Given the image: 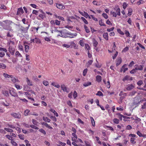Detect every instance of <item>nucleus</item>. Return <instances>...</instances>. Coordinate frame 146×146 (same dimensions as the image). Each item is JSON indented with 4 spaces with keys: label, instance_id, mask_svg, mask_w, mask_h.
<instances>
[{
    "label": "nucleus",
    "instance_id": "f257e3e1",
    "mask_svg": "<svg viewBox=\"0 0 146 146\" xmlns=\"http://www.w3.org/2000/svg\"><path fill=\"white\" fill-rule=\"evenodd\" d=\"M11 115L17 119H20L21 117V114L19 113L13 112L11 113Z\"/></svg>",
    "mask_w": 146,
    "mask_h": 146
},
{
    "label": "nucleus",
    "instance_id": "f03ea898",
    "mask_svg": "<svg viewBox=\"0 0 146 146\" xmlns=\"http://www.w3.org/2000/svg\"><path fill=\"white\" fill-rule=\"evenodd\" d=\"M8 50L12 55H13L15 51V49L11 46H10L8 48Z\"/></svg>",
    "mask_w": 146,
    "mask_h": 146
},
{
    "label": "nucleus",
    "instance_id": "7ed1b4c3",
    "mask_svg": "<svg viewBox=\"0 0 146 146\" xmlns=\"http://www.w3.org/2000/svg\"><path fill=\"white\" fill-rule=\"evenodd\" d=\"M24 13V11L22 8H20L18 9L17 15H21Z\"/></svg>",
    "mask_w": 146,
    "mask_h": 146
},
{
    "label": "nucleus",
    "instance_id": "20e7f679",
    "mask_svg": "<svg viewBox=\"0 0 146 146\" xmlns=\"http://www.w3.org/2000/svg\"><path fill=\"white\" fill-rule=\"evenodd\" d=\"M10 78H11V80L13 83L19 82H20L19 80L16 79V78L12 75Z\"/></svg>",
    "mask_w": 146,
    "mask_h": 146
},
{
    "label": "nucleus",
    "instance_id": "39448f33",
    "mask_svg": "<svg viewBox=\"0 0 146 146\" xmlns=\"http://www.w3.org/2000/svg\"><path fill=\"white\" fill-rule=\"evenodd\" d=\"M51 85L58 88L60 87V85L58 83L54 82H52Z\"/></svg>",
    "mask_w": 146,
    "mask_h": 146
},
{
    "label": "nucleus",
    "instance_id": "423d86ee",
    "mask_svg": "<svg viewBox=\"0 0 146 146\" xmlns=\"http://www.w3.org/2000/svg\"><path fill=\"white\" fill-rule=\"evenodd\" d=\"M132 80V78L127 75L123 79V81L126 80Z\"/></svg>",
    "mask_w": 146,
    "mask_h": 146
},
{
    "label": "nucleus",
    "instance_id": "0eeeda50",
    "mask_svg": "<svg viewBox=\"0 0 146 146\" xmlns=\"http://www.w3.org/2000/svg\"><path fill=\"white\" fill-rule=\"evenodd\" d=\"M135 69L137 70H142L143 69V66L141 65H135Z\"/></svg>",
    "mask_w": 146,
    "mask_h": 146
},
{
    "label": "nucleus",
    "instance_id": "6e6552de",
    "mask_svg": "<svg viewBox=\"0 0 146 146\" xmlns=\"http://www.w3.org/2000/svg\"><path fill=\"white\" fill-rule=\"evenodd\" d=\"M76 133H72V135L73 137H72V140L73 141L76 142V141L77 139V137L76 134Z\"/></svg>",
    "mask_w": 146,
    "mask_h": 146
},
{
    "label": "nucleus",
    "instance_id": "1a4fd4ad",
    "mask_svg": "<svg viewBox=\"0 0 146 146\" xmlns=\"http://www.w3.org/2000/svg\"><path fill=\"white\" fill-rule=\"evenodd\" d=\"M134 88V86L132 84L129 85L126 88L127 90H131Z\"/></svg>",
    "mask_w": 146,
    "mask_h": 146
},
{
    "label": "nucleus",
    "instance_id": "9d476101",
    "mask_svg": "<svg viewBox=\"0 0 146 146\" xmlns=\"http://www.w3.org/2000/svg\"><path fill=\"white\" fill-rule=\"evenodd\" d=\"M56 6L57 8L61 9H64L65 8V7L62 5L60 4H56Z\"/></svg>",
    "mask_w": 146,
    "mask_h": 146
},
{
    "label": "nucleus",
    "instance_id": "9b49d317",
    "mask_svg": "<svg viewBox=\"0 0 146 146\" xmlns=\"http://www.w3.org/2000/svg\"><path fill=\"white\" fill-rule=\"evenodd\" d=\"M54 32L55 33H60V34H59V35H58V36H61L63 37H65V36H64V35H63V33H62V31H59L57 29H55L54 31Z\"/></svg>",
    "mask_w": 146,
    "mask_h": 146
},
{
    "label": "nucleus",
    "instance_id": "f8f14e48",
    "mask_svg": "<svg viewBox=\"0 0 146 146\" xmlns=\"http://www.w3.org/2000/svg\"><path fill=\"white\" fill-rule=\"evenodd\" d=\"M41 124L43 125H45L46 127H48V128L49 129H53V128L52 127L50 126L47 123H46L43 122L41 123Z\"/></svg>",
    "mask_w": 146,
    "mask_h": 146
},
{
    "label": "nucleus",
    "instance_id": "ddd939ff",
    "mask_svg": "<svg viewBox=\"0 0 146 146\" xmlns=\"http://www.w3.org/2000/svg\"><path fill=\"white\" fill-rule=\"evenodd\" d=\"M50 111L54 113V115H55L56 117H58V113L53 109H50Z\"/></svg>",
    "mask_w": 146,
    "mask_h": 146
},
{
    "label": "nucleus",
    "instance_id": "4468645a",
    "mask_svg": "<svg viewBox=\"0 0 146 146\" xmlns=\"http://www.w3.org/2000/svg\"><path fill=\"white\" fill-rule=\"evenodd\" d=\"M40 40L39 38L37 37H35L34 38V43L39 44L40 43Z\"/></svg>",
    "mask_w": 146,
    "mask_h": 146
},
{
    "label": "nucleus",
    "instance_id": "2eb2a0df",
    "mask_svg": "<svg viewBox=\"0 0 146 146\" xmlns=\"http://www.w3.org/2000/svg\"><path fill=\"white\" fill-rule=\"evenodd\" d=\"M90 118L91 120V123L92 124V125L93 126H95V123L94 118L92 117H90Z\"/></svg>",
    "mask_w": 146,
    "mask_h": 146
},
{
    "label": "nucleus",
    "instance_id": "dca6fc26",
    "mask_svg": "<svg viewBox=\"0 0 146 146\" xmlns=\"http://www.w3.org/2000/svg\"><path fill=\"white\" fill-rule=\"evenodd\" d=\"M61 89L63 91H66L67 89L66 86L64 84L61 85Z\"/></svg>",
    "mask_w": 146,
    "mask_h": 146
},
{
    "label": "nucleus",
    "instance_id": "f3484780",
    "mask_svg": "<svg viewBox=\"0 0 146 146\" xmlns=\"http://www.w3.org/2000/svg\"><path fill=\"white\" fill-rule=\"evenodd\" d=\"M43 120L46 122L49 123L50 121V120L47 117H43L42 118Z\"/></svg>",
    "mask_w": 146,
    "mask_h": 146
},
{
    "label": "nucleus",
    "instance_id": "a211bd4d",
    "mask_svg": "<svg viewBox=\"0 0 146 146\" xmlns=\"http://www.w3.org/2000/svg\"><path fill=\"white\" fill-rule=\"evenodd\" d=\"M122 68L123 69V72L124 73L125 72V71L127 70L128 69V68L127 67V65L125 64L122 67Z\"/></svg>",
    "mask_w": 146,
    "mask_h": 146
},
{
    "label": "nucleus",
    "instance_id": "6ab92c4d",
    "mask_svg": "<svg viewBox=\"0 0 146 146\" xmlns=\"http://www.w3.org/2000/svg\"><path fill=\"white\" fill-rule=\"evenodd\" d=\"M96 80L98 82H100L102 80V77L100 75H98L96 76Z\"/></svg>",
    "mask_w": 146,
    "mask_h": 146
},
{
    "label": "nucleus",
    "instance_id": "aec40b11",
    "mask_svg": "<svg viewBox=\"0 0 146 146\" xmlns=\"http://www.w3.org/2000/svg\"><path fill=\"white\" fill-rule=\"evenodd\" d=\"M15 55L17 57H22V55L18 51L15 52Z\"/></svg>",
    "mask_w": 146,
    "mask_h": 146
},
{
    "label": "nucleus",
    "instance_id": "412c9836",
    "mask_svg": "<svg viewBox=\"0 0 146 146\" xmlns=\"http://www.w3.org/2000/svg\"><path fill=\"white\" fill-rule=\"evenodd\" d=\"M27 79V83L28 85L29 86H32L33 84L32 82L31 81H30L28 78H26Z\"/></svg>",
    "mask_w": 146,
    "mask_h": 146
},
{
    "label": "nucleus",
    "instance_id": "4be33fe9",
    "mask_svg": "<svg viewBox=\"0 0 146 146\" xmlns=\"http://www.w3.org/2000/svg\"><path fill=\"white\" fill-rule=\"evenodd\" d=\"M85 47L86 50H88V51H89L90 50V46L88 44H85Z\"/></svg>",
    "mask_w": 146,
    "mask_h": 146
},
{
    "label": "nucleus",
    "instance_id": "5701e85b",
    "mask_svg": "<svg viewBox=\"0 0 146 146\" xmlns=\"http://www.w3.org/2000/svg\"><path fill=\"white\" fill-rule=\"evenodd\" d=\"M93 42L94 46H95V47H96L98 44V42L95 39H93Z\"/></svg>",
    "mask_w": 146,
    "mask_h": 146
},
{
    "label": "nucleus",
    "instance_id": "b1692460",
    "mask_svg": "<svg viewBox=\"0 0 146 146\" xmlns=\"http://www.w3.org/2000/svg\"><path fill=\"white\" fill-rule=\"evenodd\" d=\"M3 76L5 78H10L12 76V75H9L5 73H4L3 74Z\"/></svg>",
    "mask_w": 146,
    "mask_h": 146
},
{
    "label": "nucleus",
    "instance_id": "393cba45",
    "mask_svg": "<svg viewBox=\"0 0 146 146\" xmlns=\"http://www.w3.org/2000/svg\"><path fill=\"white\" fill-rule=\"evenodd\" d=\"M103 36L104 38L106 40H108V35L107 33H105L103 35Z\"/></svg>",
    "mask_w": 146,
    "mask_h": 146
},
{
    "label": "nucleus",
    "instance_id": "a878e982",
    "mask_svg": "<svg viewBox=\"0 0 146 146\" xmlns=\"http://www.w3.org/2000/svg\"><path fill=\"white\" fill-rule=\"evenodd\" d=\"M99 24L101 26H106L105 24H104V23L103 22L102 20L101 19L99 21Z\"/></svg>",
    "mask_w": 146,
    "mask_h": 146
},
{
    "label": "nucleus",
    "instance_id": "bb28decb",
    "mask_svg": "<svg viewBox=\"0 0 146 146\" xmlns=\"http://www.w3.org/2000/svg\"><path fill=\"white\" fill-rule=\"evenodd\" d=\"M132 9L131 8H129L128 9V13L127 15L128 16H130L132 15Z\"/></svg>",
    "mask_w": 146,
    "mask_h": 146
},
{
    "label": "nucleus",
    "instance_id": "cd10ccee",
    "mask_svg": "<svg viewBox=\"0 0 146 146\" xmlns=\"http://www.w3.org/2000/svg\"><path fill=\"white\" fill-rule=\"evenodd\" d=\"M25 51L26 52H27L29 51V46L27 45H25Z\"/></svg>",
    "mask_w": 146,
    "mask_h": 146
},
{
    "label": "nucleus",
    "instance_id": "c85d7f7f",
    "mask_svg": "<svg viewBox=\"0 0 146 146\" xmlns=\"http://www.w3.org/2000/svg\"><path fill=\"white\" fill-rule=\"evenodd\" d=\"M10 94L12 96L14 97H16L17 96V94L15 93V92H9Z\"/></svg>",
    "mask_w": 146,
    "mask_h": 146
},
{
    "label": "nucleus",
    "instance_id": "c756f323",
    "mask_svg": "<svg viewBox=\"0 0 146 146\" xmlns=\"http://www.w3.org/2000/svg\"><path fill=\"white\" fill-rule=\"evenodd\" d=\"M69 34L71 35V36L70 37V38H73L74 37L76 36L77 35L76 33H74V34L70 33H69Z\"/></svg>",
    "mask_w": 146,
    "mask_h": 146
},
{
    "label": "nucleus",
    "instance_id": "7c9ffc66",
    "mask_svg": "<svg viewBox=\"0 0 146 146\" xmlns=\"http://www.w3.org/2000/svg\"><path fill=\"white\" fill-rule=\"evenodd\" d=\"M4 129L6 131L9 132H13V131L12 129L9 128H4Z\"/></svg>",
    "mask_w": 146,
    "mask_h": 146
},
{
    "label": "nucleus",
    "instance_id": "2f4dec72",
    "mask_svg": "<svg viewBox=\"0 0 146 146\" xmlns=\"http://www.w3.org/2000/svg\"><path fill=\"white\" fill-rule=\"evenodd\" d=\"M113 122L115 124H118L119 123V120L117 118H114L113 120Z\"/></svg>",
    "mask_w": 146,
    "mask_h": 146
},
{
    "label": "nucleus",
    "instance_id": "473e14b6",
    "mask_svg": "<svg viewBox=\"0 0 146 146\" xmlns=\"http://www.w3.org/2000/svg\"><path fill=\"white\" fill-rule=\"evenodd\" d=\"M70 45V46H72L74 48H76V45L75 43L73 42H69Z\"/></svg>",
    "mask_w": 146,
    "mask_h": 146
},
{
    "label": "nucleus",
    "instance_id": "72a5a7b5",
    "mask_svg": "<svg viewBox=\"0 0 146 146\" xmlns=\"http://www.w3.org/2000/svg\"><path fill=\"white\" fill-rule=\"evenodd\" d=\"M103 81L104 82L105 84H106L107 88H110V82L109 81H108L106 82L104 80H103Z\"/></svg>",
    "mask_w": 146,
    "mask_h": 146
},
{
    "label": "nucleus",
    "instance_id": "f704fd0d",
    "mask_svg": "<svg viewBox=\"0 0 146 146\" xmlns=\"http://www.w3.org/2000/svg\"><path fill=\"white\" fill-rule=\"evenodd\" d=\"M85 142L86 146H91V141H85Z\"/></svg>",
    "mask_w": 146,
    "mask_h": 146
},
{
    "label": "nucleus",
    "instance_id": "c9c22d12",
    "mask_svg": "<svg viewBox=\"0 0 146 146\" xmlns=\"http://www.w3.org/2000/svg\"><path fill=\"white\" fill-rule=\"evenodd\" d=\"M122 60L121 59V58H120L117 60V63L116 64V66H118L119 65L121 62Z\"/></svg>",
    "mask_w": 146,
    "mask_h": 146
},
{
    "label": "nucleus",
    "instance_id": "e433bc0d",
    "mask_svg": "<svg viewBox=\"0 0 146 146\" xmlns=\"http://www.w3.org/2000/svg\"><path fill=\"white\" fill-rule=\"evenodd\" d=\"M95 138H96V140L97 142L100 145H102V142L101 141L99 140V138L98 137H96Z\"/></svg>",
    "mask_w": 146,
    "mask_h": 146
},
{
    "label": "nucleus",
    "instance_id": "4c0bfd02",
    "mask_svg": "<svg viewBox=\"0 0 146 146\" xmlns=\"http://www.w3.org/2000/svg\"><path fill=\"white\" fill-rule=\"evenodd\" d=\"M129 47H126L125 48H124L122 51V52H126L128 51L129 50Z\"/></svg>",
    "mask_w": 146,
    "mask_h": 146
},
{
    "label": "nucleus",
    "instance_id": "58836bf2",
    "mask_svg": "<svg viewBox=\"0 0 146 146\" xmlns=\"http://www.w3.org/2000/svg\"><path fill=\"white\" fill-rule=\"evenodd\" d=\"M84 39H82V40H80V44L81 46H84Z\"/></svg>",
    "mask_w": 146,
    "mask_h": 146
},
{
    "label": "nucleus",
    "instance_id": "ea45409f",
    "mask_svg": "<svg viewBox=\"0 0 146 146\" xmlns=\"http://www.w3.org/2000/svg\"><path fill=\"white\" fill-rule=\"evenodd\" d=\"M81 19L82 20V21L84 22V23H85V24H88V21L84 17H82Z\"/></svg>",
    "mask_w": 146,
    "mask_h": 146
},
{
    "label": "nucleus",
    "instance_id": "a19ab883",
    "mask_svg": "<svg viewBox=\"0 0 146 146\" xmlns=\"http://www.w3.org/2000/svg\"><path fill=\"white\" fill-rule=\"evenodd\" d=\"M125 34L127 37H130V34L129 32L127 31H125L124 32Z\"/></svg>",
    "mask_w": 146,
    "mask_h": 146
},
{
    "label": "nucleus",
    "instance_id": "79ce46f5",
    "mask_svg": "<svg viewBox=\"0 0 146 146\" xmlns=\"http://www.w3.org/2000/svg\"><path fill=\"white\" fill-rule=\"evenodd\" d=\"M25 56H26V60L27 61H29L30 60V56L29 55L26 54H25Z\"/></svg>",
    "mask_w": 146,
    "mask_h": 146
},
{
    "label": "nucleus",
    "instance_id": "37998d69",
    "mask_svg": "<svg viewBox=\"0 0 146 146\" xmlns=\"http://www.w3.org/2000/svg\"><path fill=\"white\" fill-rule=\"evenodd\" d=\"M29 26L28 27H26L25 28H23L21 29V30L22 31L25 32H27V30H28L29 27Z\"/></svg>",
    "mask_w": 146,
    "mask_h": 146
},
{
    "label": "nucleus",
    "instance_id": "c03bdc74",
    "mask_svg": "<svg viewBox=\"0 0 146 146\" xmlns=\"http://www.w3.org/2000/svg\"><path fill=\"white\" fill-rule=\"evenodd\" d=\"M43 84L45 86H47L49 85L48 82L46 80H44L43 82Z\"/></svg>",
    "mask_w": 146,
    "mask_h": 146
},
{
    "label": "nucleus",
    "instance_id": "a18cd8bd",
    "mask_svg": "<svg viewBox=\"0 0 146 146\" xmlns=\"http://www.w3.org/2000/svg\"><path fill=\"white\" fill-rule=\"evenodd\" d=\"M116 12L117 13V14L119 16L120 15V9L119 8H118L116 10Z\"/></svg>",
    "mask_w": 146,
    "mask_h": 146
},
{
    "label": "nucleus",
    "instance_id": "49530a36",
    "mask_svg": "<svg viewBox=\"0 0 146 146\" xmlns=\"http://www.w3.org/2000/svg\"><path fill=\"white\" fill-rule=\"evenodd\" d=\"M135 140V139L133 138H131L130 139L131 143L132 144H135L136 142Z\"/></svg>",
    "mask_w": 146,
    "mask_h": 146
},
{
    "label": "nucleus",
    "instance_id": "de8ad7c7",
    "mask_svg": "<svg viewBox=\"0 0 146 146\" xmlns=\"http://www.w3.org/2000/svg\"><path fill=\"white\" fill-rule=\"evenodd\" d=\"M117 31L118 33H119L121 35H124L123 32L121 31L120 29H117Z\"/></svg>",
    "mask_w": 146,
    "mask_h": 146
},
{
    "label": "nucleus",
    "instance_id": "09e8293b",
    "mask_svg": "<svg viewBox=\"0 0 146 146\" xmlns=\"http://www.w3.org/2000/svg\"><path fill=\"white\" fill-rule=\"evenodd\" d=\"M91 83L90 82H88L87 83H86L83 84L84 86L85 87H86L91 85Z\"/></svg>",
    "mask_w": 146,
    "mask_h": 146
},
{
    "label": "nucleus",
    "instance_id": "8fccbe9b",
    "mask_svg": "<svg viewBox=\"0 0 146 146\" xmlns=\"http://www.w3.org/2000/svg\"><path fill=\"white\" fill-rule=\"evenodd\" d=\"M30 111L29 110H25L24 112V115L25 116L28 115V113Z\"/></svg>",
    "mask_w": 146,
    "mask_h": 146
},
{
    "label": "nucleus",
    "instance_id": "3c124183",
    "mask_svg": "<svg viewBox=\"0 0 146 146\" xmlns=\"http://www.w3.org/2000/svg\"><path fill=\"white\" fill-rule=\"evenodd\" d=\"M39 131L40 132L42 133L44 135L46 134V132L43 129H40L39 130Z\"/></svg>",
    "mask_w": 146,
    "mask_h": 146
},
{
    "label": "nucleus",
    "instance_id": "603ef678",
    "mask_svg": "<svg viewBox=\"0 0 146 146\" xmlns=\"http://www.w3.org/2000/svg\"><path fill=\"white\" fill-rule=\"evenodd\" d=\"M84 27L86 32L87 33H89L90 31V30L89 29H88V27L86 25H84Z\"/></svg>",
    "mask_w": 146,
    "mask_h": 146
},
{
    "label": "nucleus",
    "instance_id": "864d4df0",
    "mask_svg": "<svg viewBox=\"0 0 146 146\" xmlns=\"http://www.w3.org/2000/svg\"><path fill=\"white\" fill-rule=\"evenodd\" d=\"M6 67V65L3 63H0V68H2L3 69L5 68Z\"/></svg>",
    "mask_w": 146,
    "mask_h": 146
},
{
    "label": "nucleus",
    "instance_id": "5fc2aeb1",
    "mask_svg": "<svg viewBox=\"0 0 146 146\" xmlns=\"http://www.w3.org/2000/svg\"><path fill=\"white\" fill-rule=\"evenodd\" d=\"M5 136L9 140H11V141L12 140L13 138L11 135H6Z\"/></svg>",
    "mask_w": 146,
    "mask_h": 146
},
{
    "label": "nucleus",
    "instance_id": "6e6d98bb",
    "mask_svg": "<svg viewBox=\"0 0 146 146\" xmlns=\"http://www.w3.org/2000/svg\"><path fill=\"white\" fill-rule=\"evenodd\" d=\"M44 39L45 41L47 42H49L51 41V39L50 37H45Z\"/></svg>",
    "mask_w": 146,
    "mask_h": 146
},
{
    "label": "nucleus",
    "instance_id": "4d7b16f0",
    "mask_svg": "<svg viewBox=\"0 0 146 146\" xmlns=\"http://www.w3.org/2000/svg\"><path fill=\"white\" fill-rule=\"evenodd\" d=\"M62 46L63 47L68 48L70 47V45L67 44H64L62 45Z\"/></svg>",
    "mask_w": 146,
    "mask_h": 146
},
{
    "label": "nucleus",
    "instance_id": "13d9d810",
    "mask_svg": "<svg viewBox=\"0 0 146 146\" xmlns=\"http://www.w3.org/2000/svg\"><path fill=\"white\" fill-rule=\"evenodd\" d=\"M19 137L20 139L23 140H24V135L21 134H20L19 135Z\"/></svg>",
    "mask_w": 146,
    "mask_h": 146
},
{
    "label": "nucleus",
    "instance_id": "bf43d9fd",
    "mask_svg": "<svg viewBox=\"0 0 146 146\" xmlns=\"http://www.w3.org/2000/svg\"><path fill=\"white\" fill-rule=\"evenodd\" d=\"M0 51H3L6 52H7V50L5 48L0 47Z\"/></svg>",
    "mask_w": 146,
    "mask_h": 146
},
{
    "label": "nucleus",
    "instance_id": "052dcab7",
    "mask_svg": "<svg viewBox=\"0 0 146 146\" xmlns=\"http://www.w3.org/2000/svg\"><path fill=\"white\" fill-rule=\"evenodd\" d=\"M127 6V4L125 2H124L123 3V8L124 9H125Z\"/></svg>",
    "mask_w": 146,
    "mask_h": 146
},
{
    "label": "nucleus",
    "instance_id": "680f3d73",
    "mask_svg": "<svg viewBox=\"0 0 146 146\" xmlns=\"http://www.w3.org/2000/svg\"><path fill=\"white\" fill-rule=\"evenodd\" d=\"M30 127H31L32 128L34 129H38V128L37 127L33 125H30Z\"/></svg>",
    "mask_w": 146,
    "mask_h": 146
},
{
    "label": "nucleus",
    "instance_id": "e2e57ef3",
    "mask_svg": "<svg viewBox=\"0 0 146 146\" xmlns=\"http://www.w3.org/2000/svg\"><path fill=\"white\" fill-rule=\"evenodd\" d=\"M143 84V81L142 80H140L137 82V84L139 86H141Z\"/></svg>",
    "mask_w": 146,
    "mask_h": 146
},
{
    "label": "nucleus",
    "instance_id": "0e129e2a",
    "mask_svg": "<svg viewBox=\"0 0 146 146\" xmlns=\"http://www.w3.org/2000/svg\"><path fill=\"white\" fill-rule=\"evenodd\" d=\"M15 87L17 89L20 90L22 88V87L20 86L19 85L15 84Z\"/></svg>",
    "mask_w": 146,
    "mask_h": 146
},
{
    "label": "nucleus",
    "instance_id": "69168bd1",
    "mask_svg": "<svg viewBox=\"0 0 146 146\" xmlns=\"http://www.w3.org/2000/svg\"><path fill=\"white\" fill-rule=\"evenodd\" d=\"M96 95L99 96H103V94L102 92H98L96 94Z\"/></svg>",
    "mask_w": 146,
    "mask_h": 146
},
{
    "label": "nucleus",
    "instance_id": "338daca9",
    "mask_svg": "<svg viewBox=\"0 0 146 146\" xmlns=\"http://www.w3.org/2000/svg\"><path fill=\"white\" fill-rule=\"evenodd\" d=\"M136 133L139 137H141L142 136V134L139 131H137Z\"/></svg>",
    "mask_w": 146,
    "mask_h": 146
},
{
    "label": "nucleus",
    "instance_id": "774afa93",
    "mask_svg": "<svg viewBox=\"0 0 146 146\" xmlns=\"http://www.w3.org/2000/svg\"><path fill=\"white\" fill-rule=\"evenodd\" d=\"M82 15L83 16L86 18H87L89 16V15L88 14V13H87L85 12H84V14H82Z\"/></svg>",
    "mask_w": 146,
    "mask_h": 146
}]
</instances>
